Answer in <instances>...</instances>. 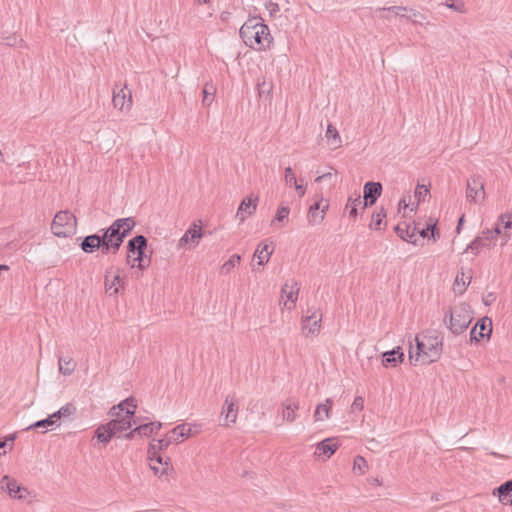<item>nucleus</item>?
Segmentation results:
<instances>
[{
    "label": "nucleus",
    "instance_id": "1",
    "mask_svg": "<svg viewBox=\"0 0 512 512\" xmlns=\"http://www.w3.org/2000/svg\"><path fill=\"white\" fill-rule=\"evenodd\" d=\"M135 226L133 217L118 218L109 227L95 234L78 237L77 241L84 253L91 254L100 250L103 255L116 254Z\"/></svg>",
    "mask_w": 512,
    "mask_h": 512
},
{
    "label": "nucleus",
    "instance_id": "2",
    "mask_svg": "<svg viewBox=\"0 0 512 512\" xmlns=\"http://www.w3.org/2000/svg\"><path fill=\"white\" fill-rule=\"evenodd\" d=\"M416 347L410 346L409 360L415 365L416 362L428 364L437 361L442 353L443 337L438 335L416 336Z\"/></svg>",
    "mask_w": 512,
    "mask_h": 512
},
{
    "label": "nucleus",
    "instance_id": "3",
    "mask_svg": "<svg viewBox=\"0 0 512 512\" xmlns=\"http://www.w3.org/2000/svg\"><path fill=\"white\" fill-rule=\"evenodd\" d=\"M449 316V330L455 334L460 335L470 325L472 321V316L470 315L469 307L465 304L455 307L453 310H449L444 317V322H446L447 317Z\"/></svg>",
    "mask_w": 512,
    "mask_h": 512
},
{
    "label": "nucleus",
    "instance_id": "4",
    "mask_svg": "<svg viewBox=\"0 0 512 512\" xmlns=\"http://www.w3.org/2000/svg\"><path fill=\"white\" fill-rule=\"evenodd\" d=\"M76 217L69 211H59L51 224V230L57 237H68L76 231Z\"/></svg>",
    "mask_w": 512,
    "mask_h": 512
},
{
    "label": "nucleus",
    "instance_id": "5",
    "mask_svg": "<svg viewBox=\"0 0 512 512\" xmlns=\"http://www.w3.org/2000/svg\"><path fill=\"white\" fill-rule=\"evenodd\" d=\"M76 412V407L72 403H67L62 406L58 411L49 415L47 418L34 422L29 425L26 430L38 429V428H49L58 426V421L61 418H66L73 415Z\"/></svg>",
    "mask_w": 512,
    "mask_h": 512
},
{
    "label": "nucleus",
    "instance_id": "6",
    "mask_svg": "<svg viewBox=\"0 0 512 512\" xmlns=\"http://www.w3.org/2000/svg\"><path fill=\"white\" fill-rule=\"evenodd\" d=\"M485 181L481 175H472L466 183V199L471 203H477L485 199Z\"/></svg>",
    "mask_w": 512,
    "mask_h": 512
},
{
    "label": "nucleus",
    "instance_id": "7",
    "mask_svg": "<svg viewBox=\"0 0 512 512\" xmlns=\"http://www.w3.org/2000/svg\"><path fill=\"white\" fill-rule=\"evenodd\" d=\"M160 451L161 450L158 449L155 444V440H153V442L149 444L147 454L148 459L151 462L150 468L154 471L155 474L163 475L167 474L169 469V458L164 461Z\"/></svg>",
    "mask_w": 512,
    "mask_h": 512
},
{
    "label": "nucleus",
    "instance_id": "8",
    "mask_svg": "<svg viewBox=\"0 0 512 512\" xmlns=\"http://www.w3.org/2000/svg\"><path fill=\"white\" fill-rule=\"evenodd\" d=\"M1 489L7 491L8 495L14 499H25L29 495L26 487L20 485L14 478L4 475L1 479Z\"/></svg>",
    "mask_w": 512,
    "mask_h": 512
},
{
    "label": "nucleus",
    "instance_id": "9",
    "mask_svg": "<svg viewBox=\"0 0 512 512\" xmlns=\"http://www.w3.org/2000/svg\"><path fill=\"white\" fill-rule=\"evenodd\" d=\"M259 33H256L254 35V38L252 40V49L264 51L268 48H270V44L272 43V36L270 34V30L266 24L263 23L262 19L259 18Z\"/></svg>",
    "mask_w": 512,
    "mask_h": 512
},
{
    "label": "nucleus",
    "instance_id": "10",
    "mask_svg": "<svg viewBox=\"0 0 512 512\" xmlns=\"http://www.w3.org/2000/svg\"><path fill=\"white\" fill-rule=\"evenodd\" d=\"M492 332V322L489 318L484 317L477 321L470 331V341L478 343L481 339L489 338Z\"/></svg>",
    "mask_w": 512,
    "mask_h": 512
},
{
    "label": "nucleus",
    "instance_id": "11",
    "mask_svg": "<svg viewBox=\"0 0 512 512\" xmlns=\"http://www.w3.org/2000/svg\"><path fill=\"white\" fill-rule=\"evenodd\" d=\"M382 193V184L380 182L369 181L363 187L364 203L362 209L372 206L376 203Z\"/></svg>",
    "mask_w": 512,
    "mask_h": 512
},
{
    "label": "nucleus",
    "instance_id": "12",
    "mask_svg": "<svg viewBox=\"0 0 512 512\" xmlns=\"http://www.w3.org/2000/svg\"><path fill=\"white\" fill-rule=\"evenodd\" d=\"M133 416H134L133 409L128 408L125 415L115 416L114 419L109 421L107 423L108 428H111L113 430V432L115 433V435H117L118 433L124 432L131 428V426H132L131 418Z\"/></svg>",
    "mask_w": 512,
    "mask_h": 512
},
{
    "label": "nucleus",
    "instance_id": "13",
    "mask_svg": "<svg viewBox=\"0 0 512 512\" xmlns=\"http://www.w3.org/2000/svg\"><path fill=\"white\" fill-rule=\"evenodd\" d=\"M259 18H249L240 28L239 34L243 42L248 47H253L252 40L256 33H259Z\"/></svg>",
    "mask_w": 512,
    "mask_h": 512
},
{
    "label": "nucleus",
    "instance_id": "14",
    "mask_svg": "<svg viewBox=\"0 0 512 512\" xmlns=\"http://www.w3.org/2000/svg\"><path fill=\"white\" fill-rule=\"evenodd\" d=\"M299 290L300 286L295 280H292L291 282L287 281L282 286V297H286L284 305L287 307V309L291 310L295 307Z\"/></svg>",
    "mask_w": 512,
    "mask_h": 512
},
{
    "label": "nucleus",
    "instance_id": "15",
    "mask_svg": "<svg viewBox=\"0 0 512 512\" xmlns=\"http://www.w3.org/2000/svg\"><path fill=\"white\" fill-rule=\"evenodd\" d=\"M201 227H198L195 223L183 234L178 241V248H183L188 244L195 247L202 237Z\"/></svg>",
    "mask_w": 512,
    "mask_h": 512
},
{
    "label": "nucleus",
    "instance_id": "16",
    "mask_svg": "<svg viewBox=\"0 0 512 512\" xmlns=\"http://www.w3.org/2000/svg\"><path fill=\"white\" fill-rule=\"evenodd\" d=\"M113 105L116 109H119L121 111L130 109L132 105V95L131 91H126V86L121 88L118 92L115 90L113 91V97H112Z\"/></svg>",
    "mask_w": 512,
    "mask_h": 512
},
{
    "label": "nucleus",
    "instance_id": "17",
    "mask_svg": "<svg viewBox=\"0 0 512 512\" xmlns=\"http://www.w3.org/2000/svg\"><path fill=\"white\" fill-rule=\"evenodd\" d=\"M147 238L144 235H136L127 243V263L130 265L133 257L141 249H147Z\"/></svg>",
    "mask_w": 512,
    "mask_h": 512
},
{
    "label": "nucleus",
    "instance_id": "18",
    "mask_svg": "<svg viewBox=\"0 0 512 512\" xmlns=\"http://www.w3.org/2000/svg\"><path fill=\"white\" fill-rule=\"evenodd\" d=\"M258 197H253L252 195L243 199L236 213V217L240 220V222H244L246 216L252 215L257 208Z\"/></svg>",
    "mask_w": 512,
    "mask_h": 512
},
{
    "label": "nucleus",
    "instance_id": "19",
    "mask_svg": "<svg viewBox=\"0 0 512 512\" xmlns=\"http://www.w3.org/2000/svg\"><path fill=\"white\" fill-rule=\"evenodd\" d=\"M322 315L319 311L314 310L311 315H307L302 319V330L308 334L318 333L321 328Z\"/></svg>",
    "mask_w": 512,
    "mask_h": 512
},
{
    "label": "nucleus",
    "instance_id": "20",
    "mask_svg": "<svg viewBox=\"0 0 512 512\" xmlns=\"http://www.w3.org/2000/svg\"><path fill=\"white\" fill-rule=\"evenodd\" d=\"M223 412H225V419L229 423H235L238 415V400L233 395H228L224 402Z\"/></svg>",
    "mask_w": 512,
    "mask_h": 512
},
{
    "label": "nucleus",
    "instance_id": "21",
    "mask_svg": "<svg viewBox=\"0 0 512 512\" xmlns=\"http://www.w3.org/2000/svg\"><path fill=\"white\" fill-rule=\"evenodd\" d=\"M493 494L498 496L502 504L512 505V479L505 481L495 488Z\"/></svg>",
    "mask_w": 512,
    "mask_h": 512
},
{
    "label": "nucleus",
    "instance_id": "22",
    "mask_svg": "<svg viewBox=\"0 0 512 512\" xmlns=\"http://www.w3.org/2000/svg\"><path fill=\"white\" fill-rule=\"evenodd\" d=\"M329 205L326 204L323 207H321V201L315 202L313 205L310 206L308 211V218L309 223L311 225L319 224L323 221L326 210L328 209Z\"/></svg>",
    "mask_w": 512,
    "mask_h": 512
},
{
    "label": "nucleus",
    "instance_id": "23",
    "mask_svg": "<svg viewBox=\"0 0 512 512\" xmlns=\"http://www.w3.org/2000/svg\"><path fill=\"white\" fill-rule=\"evenodd\" d=\"M337 448L338 444L336 440L334 438H327L317 444L315 454L330 458L336 452Z\"/></svg>",
    "mask_w": 512,
    "mask_h": 512
},
{
    "label": "nucleus",
    "instance_id": "24",
    "mask_svg": "<svg viewBox=\"0 0 512 512\" xmlns=\"http://www.w3.org/2000/svg\"><path fill=\"white\" fill-rule=\"evenodd\" d=\"M404 359V354L401 352L400 347H396L391 351H386L382 354V364L385 367L396 366Z\"/></svg>",
    "mask_w": 512,
    "mask_h": 512
},
{
    "label": "nucleus",
    "instance_id": "25",
    "mask_svg": "<svg viewBox=\"0 0 512 512\" xmlns=\"http://www.w3.org/2000/svg\"><path fill=\"white\" fill-rule=\"evenodd\" d=\"M397 235L404 241L416 244L417 238H416V227L411 228L409 225L405 224V227L403 228L401 224H398L394 228Z\"/></svg>",
    "mask_w": 512,
    "mask_h": 512
},
{
    "label": "nucleus",
    "instance_id": "26",
    "mask_svg": "<svg viewBox=\"0 0 512 512\" xmlns=\"http://www.w3.org/2000/svg\"><path fill=\"white\" fill-rule=\"evenodd\" d=\"M272 253L273 249H270L267 243H260L255 250L254 256L257 257L259 265H264L269 261Z\"/></svg>",
    "mask_w": 512,
    "mask_h": 512
},
{
    "label": "nucleus",
    "instance_id": "27",
    "mask_svg": "<svg viewBox=\"0 0 512 512\" xmlns=\"http://www.w3.org/2000/svg\"><path fill=\"white\" fill-rule=\"evenodd\" d=\"M332 408L331 399H326L325 403H320L317 405L316 410L314 412L315 421H323L329 418V414Z\"/></svg>",
    "mask_w": 512,
    "mask_h": 512
},
{
    "label": "nucleus",
    "instance_id": "28",
    "mask_svg": "<svg viewBox=\"0 0 512 512\" xmlns=\"http://www.w3.org/2000/svg\"><path fill=\"white\" fill-rule=\"evenodd\" d=\"M146 249H141L132 259L130 266L132 268L137 267L140 270H144L150 265L151 259L145 254Z\"/></svg>",
    "mask_w": 512,
    "mask_h": 512
},
{
    "label": "nucleus",
    "instance_id": "29",
    "mask_svg": "<svg viewBox=\"0 0 512 512\" xmlns=\"http://www.w3.org/2000/svg\"><path fill=\"white\" fill-rule=\"evenodd\" d=\"M58 365L60 373L65 376L71 375L76 368V362L70 357H59Z\"/></svg>",
    "mask_w": 512,
    "mask_h": 512
},
{
    "label": "nucleus",
    "instance_id": "30",
    "mask_svg": "<svg viewBox=\"0 0 512 512\" xmlns=\"http://www.w3.org/2000/svg\"><path fill=\"white\" fill-rule=\"evenodd\" d=\"M95 435L98 439L99 442L101 443H109L110 440L116 436L115 433L113 432V430L111 428H108V425L107 423L106 424H102L100 425L96 430H95Z\"/></svg>",
    "mask_w": 512,
    "mask_h": 512
},
{
    "label": "nucleus",
    "instance_id": "31",
    "mask_svg": "<svg viewBox=\"0 0 512 512\" xmlns=\"http://www.w3.org/2000/svg\"><path fill=\"white\" fill-rule=\"evenodd\" d=\"M326 138L328 140V144L332 146L333 149H336L341 146V137L337 129L332 124H329L327 126Z\"/></svg>",
    "mask_w": 512,
    "mask_h": 512
},
{
    "label": "nucleus",
    "instance_id": "32",
    "mask_svg": "<svg viewBox=\"0 0 512 512\" xmlns=\"http://www.w3.org/2000/svg\"><path fill=\"white\" fill-rule=\"evenodd\" d=\"M364 201H362L360 194H355V197L350 196L348 198L346 209L349 208V216L352 218H356L358 214V207L363 206Z\"/></svg>",
    "mask_w": 512,
    "mask_h": 512
},
{
    "label": "nucleus",
    "instance_id": "33",
    "mask_svg": "<svg viewBox=\"0 0 512 512\" xmlns=\"http://www.w3.org/2000/svg\"><path fill=\"white\" fill-rule=\"evenodd\" d=\"M123 285V279L120 275L113 276L112 280H109L108 275L105 277V287L106 291L112 294H117L119 292V288Z\"/></svg>",
    "mask_w": 512,
    "mask_h": 512
},
{
    "label": "nucleus",
    "instance_id": "34",
    "mask_svg": "<svg viewBox=\"0 0 512 512\" xmlns=\"http://www.w3.org/2000/svg\"><path fill=\"white\" fill-rule=\"evenodd\" d=\"M299 409L296 402L287 401L283 404V419L288 422H293L296 418L295 411Z\"/></svg>",
    "mask_w": 512,
    "mask_h": 512
},
{
    "label": "nucleus",
    "instance_id": "35",
    "mask_svg": "<svg viewBox=\"0 0 512 512\" xmlns=\"http://www.w3.org/2000/svg\"><path fill=\"white\" fill-rule=\"evenodd\" d=\"M128 403H131V409H133V411L135 412L136 410V401L133 397H129L125 400H123L122 402H120L118 405L116 406H113L111 409H110V412L109 414L111 416H118L120 415V412H123L124 410L126 411V405H128Z\"/></svg>",
    "mask_w": 512,
    "mask_h": 512
},
{
    "label": "nucleus",
    "instance_id": "36",
    "mask_svg": "<svg viewBox=\"0 0 512 512\" xmlns=\"http://www.w3.org/2000/svg\"><path fill=\"white\" fill-rule=\"evenodd\" d=\"M191 429L186 428L184 424L177 425L174 427L169 435L172 436L174 442L181 441L183 438L188 437L190 435Z\"/></svg>",
    "mask_w": 512,
    "mask_h": 512
},
{
    "label": "nucleus",
    "instance_id": "37",
    "mask_svg": "<svg viewBox=\"0 0 512 512\" xmlns=\"http://www.w3.org/2000/svg\"><path fill=\"white\" fill-rule=\"evenodd\" d=\"M409 14L401 15V18H406L408 20H411L414 24H420L423 25L424 21L426 20V16L414 9L408 8L407 11Z\"/></svg>",
    "mask_w": 512,
    "mask_h": 512
},
{
    "label": "nucleus",
    "instance_id": "38",
    "mask_svg": "<svg viewBox=\"0 0 512 512\" xmlns=\"http://www.w3.org/2000/svg\"><path fill=\"white\" fill-rule=\"evenodd\" d=\"M241 257L238 254H233L224 264L221 266V273H229L237 264L240 263Z\"/></svg>",
    "mask_w": 512,
    "mask_h": 512
},
{
    "label": "nucleus",
    "instance_id": "39",
    "mask_svg": "<svg viewBox=\"0 0 512 512\" xmlns=\"http://www.w3.org/2000/svg\"><path fill=\"white\" fill-rule=\"evenodd\" d=\"M418 233L422 238H432L434 240L439 238V232L436 228L435 223L431 224V225H427L426 228L419 230Z\"/></svg>",
    "mask_w": 512,
    "mask_h": 512
},
{
    "label": "nucleus",
    "instance_id": "40",
    "mask_svg": "<svg viewBox=\"0 0 512 512\" xmlns=\"http://www.w3.org/2000/svg\"><path fill=\"white\" fill-rule=\"evenodd\" d=\"M1 39L2 43L9 47L22 46L24 43L23 39L19 38L16 34L2 35Z\"/></svg>",
    "mask_w": 512,
    "mask_h": 512
},
{
    "label": "nucleus",
    "instance_id": "41",
    "mask_svg": "<svg viewBox=\"0 0 512 512\" xmlns=\"http://www.w3.org/2000/svg\"><path fill=\"white\" fill-rule=\"evenodd\" d=\"M384 218H386V211L384 208H380L378 211L373 213L370 227L373 229H379Z\"/></svg>",
    "mask_w": 512,
    "mask_h": 512
},
{
    "label": "nucleus",
    "instance_id": "42",
    "mask_svg": "<svg viewBox=\"0 0 512 512\" xmlns=\"http://www.w3.org/2000/svg\"><path fill=\"white\" fill-rule=\"evenodd\" d=\"M488 246L486 242L483 241V237H476L470 244L467 246L465 251L470 250L475 255H477L481 248Z\"/></svg>",
    "mask_w": 512,
    "mask_h": 512
},
{
    "label": "nucleus",
    "instance_id": "43",
    "mask_svg": "<svg viewBox=\"0 0 512 512\" xmlns=\"http://www.w3.org/2000/svg\"><path fill=\"white\" fill-rule=\"evenodd\" d=\"M214 93H215V89L212 85L211 86L205 85V87L203 89L204 97L202 100L204 105L209 106L213 102Z\"/></svg>",
    "mask_w": 512,
    "mask_h": 512
},
{
    "label": "nucleus",
    "instance_id": "44",
    "mask_svg": "<svg viewBox=\"0 0 512 512\" xmlns=\"http://www.w3.org/2000/svg\"><path fill=\"white\" fill-rule=\"evenodd\" d=\"M152 423L140 424L136 427L137 435L140 437H149L153 433Z\"/></svg>",
    "mask_w": 512,
    "mask_h": 512
},
{
    "label": "nucleus",
    "instance_id": "45",
    "mask_svg": "<svg viewBox=\"0 0 512 512\" xmlns=\"http://www.w3.org/2000/svg\"><path fill=\"white\" fill-rule=\"evenodd\" d=\"M290 213V209L287 206H281L277 209L276 215L272 221L274 223L275 221L282 222L283 220L287 219Z\"/></svg>",
    "mask_w": 512,
    "mask_h": 512
},
{
    "label": "nucleus",
    "instance_id": "46",
    "mask_svg": "<svg viewBox=\"0 0 512 512\" xmlns=\"http://www.w3.org/2000/svg\"><path fill=\"white\" fill-rule=\"evenodd\" d=\"M379 11H381V12L382 11L392 12L396 16L401 17V15H406L405 13H401V12H407L408 11V7H404V6L383 7V8H380Z\"/></svg>",
    "mask_w": 512,
    "mask_h": 512
},
{
    "label": "nucleus",
    "instance_id": "47",
    "mask_svg": "<svg viewBox=\"0 0 512 512\" xmlns=\"http://www.w3.org/2000/svg\"><path fill=\"white\" fill-rule=\"evenodd\" d=\"M155 442H156L155 444H156L157 448L162 451V450L167 449L174 441L172 439V436H170L168 434L162 439H159L157 441L155 440Z\"/></svg>",
    "mask_w": 512,
    "mask_h": 512
},
{
    "label": "nucleus",
    "instance_id": "48",
    "mask_svg": "<svg viewBox=\"0 0 512 512\" xmlns=\"http://www.w3.org/2000/svg\"><path fill=\"white\" fill-rule=\"evenodd\" d=\"M498 222L503 225L504 230L512 227V216L509 213H503L498 217Z\"/></svg>",
    "mask_w": 512,
    "mask_h": 512
},
{
    "label": "nucleus",
    "instance_id": "49",
    "mask_svg": "<svg viewBox=\"0 0 512 512\" xmlns=\"http://www.w3.org/2000/svg\"><path fill=\"white\" fill-rule=\"evenodd\" d=\"M429 194V189L425 185L418 184L415 189V197L418 199V201H423L425 196Z\"/></svg>",
    "mask_w": 512,
    "mask_h": 512
},
{
    "label": "nucleus",
    "instance_id": "50",
    "mask_svg": "<svg viewBox=\"0 0 512 512\" xmlns=\"http://www.w3.org/2000/svg\"><path fill=\"white\" fill-rule=\"evenodd\" d=\"M367 466V462L364 457L356 456L354 459V469H359L363 473V468Z\"/></svg>",
    "mask_w": 512,
    "mask_h": 512
},
{
    "label": "nucleus",
    "instance_id": "51",
    "mask_svg": "<svg viewBox=\"0 0 512 512\" xmlns=\"http://www.w3.org/2000/svg\"><path fill=\"white\" fill-rule=\"evenodd\" d=\"M285 181H286V183L296 184L297 180H296V177H295L291 167H287L285 169Z\"/></svg>",
    "mask_w": 512,
    "mask_h": 512
},
{
    "label": "nucleus",
    "instance_id": "52",
    "mask_svg": "<svg viewBox=\"0 0 512 512\" xmlns=\"http://www.w3.org/2000/svg\"><path fill=\"white\" fill-rule=\"evenodd\" d=\"M15 438H16V435L11 434L8 437L4 438L3 440L0 439V449L5 448L8 443H10V449H12Z\"/></svg>",
    "mask_w": 512,
    "mask_h": 512
},
{
    "label": "nucleus",
    "instance_id": "53",
    "mask_svg": "<svg viewBox=\"0 0 512 512\" xmlns=\"http://www.w3.org/2000/svg\"><path fill=\"white\" fill-rule=\"evenodd\" d=\"M363 406H364V400H363V398H362L361 396H357V397L354 399V401H353V403H352V406H351V407H352V410H353V411H356V410L360 411V410H362V409H363Z\"/></svg>",
    "mask_w": 512,
    "mask_h": 512
},
{
    "label": "nucleus",
    "instance_id": "54",
    "mask_svg": "<svg viewBox=\"0 0 512 512\" xmlns=\"http://www.w3.org/2000/svg\"><path fill=\"white\" fill-rule=\"evenodd\" d=\"M266 8L269 10L271 16H274L276 13L280 11L279 5L274 2H269L266 5Z\"/></svg>",
    "mask_w": 512,
    "mask_h": 512
},
{
    "label": "nucleus",
    "instance_id": "55",
    "mask_svg": "<svg viewBox=\"0 0 512 512\" xmlns=\"http://www.w3.org/2000/svg\"><path fill=\"white\" fill-rule=\"evenodd\" d=\"M479 237H483L484 242L494 239V237L491 233V229H488V228L483 230Z\"/></svg>",
    "mask_w": 512,
    "mask_h": 512
},
{
    "label": "nucleus",
    "instance_id": "56",
    "mask_svg": "<svg viewBox=\"0 0 512 512\" xmlns=\"http://www.w3.org/2000/svg\"><path fill=\"white\" fill-rule=\"evenodd\" d=\"M447 7L451 8V9H454L458 12H463L464 11V4L462 2L458 3V4H454V3H447Z\"/></svg>",
    "mask_w": 512,
    "mask_h": 512
},
{
    "label": "nucleus",
    "instance_id": "57",
    "mask_svg": "<svg viewBox=\"0 0 512 512\" xmlns=\"http://www.w3.org/2000/svg\"><path fill=\"white\" fill-rule=\"evenodd\" d=\"M137 435L136 427L124 435L126 440H132Z\"/></svg>",
    "mask_w": 512,
    "mask_h": 512
},
{
    "label": "nucleus",
    "instance_id": "58",
    "mask_svg": "<svg viewBox=\"0 0 512 512\" xmlns=\"http://www.w3.org/2000/svg\"><path fill=\"white\" fill-rule=\"evenodd\" d=\"M491 233L494 237V239L501 234V229H500V222L497 221V224L495 226L494 229H491Z\"/></svg>",
    "mask_w": 512,
    "mask_h": 512
},
{
    "label": "nucleus",
    "instance_id": "59",
    "mask_svg": "<svg viewBox=\"0 0 512 512\" xmlns=\"http://www.w3.org/2000/svg\"><path fill=\"white\" fill-rule=\"evenodd\" d=\"M495 300V296L493 293H489L484 299L485 305H490Z\"/></svg>",
    "mask_w": 512,
    "mask_h": 512
},
{
    "label": "nucleus",
    "instance_id": "60",
    "mask_svg": "<svg viewBox=\"0 0 512 512\" xmlns=\"http://www.w3.org/2000/svg\"><path fill=\"white\" fill-rule=\"evenodd\" d=\"M265 82L262 83V85L258 84V93H259V96H262V94H264L266 92V89H265ZM270 91V87H268L267 89V92Z\"/></svg>",
    "mask_w": 512,
    "mask_h": 512
},
{
    "label": "nucleus",
    "instance_id": "61",
    "mask_svg": "<svg viewBox=\"0 0 512 512\" xmlns=\"http://www.w3.org/2000/svg\"><path fill=\"white\" fill-rule=\"evenodd\" d=\"M295 185L296 191L299 193L300 196H303L305 194V188L303 185H299L297 182Z\"/></svg>",
    "mask_w": 512,
    "mask_h": 512
},
{
    "label": "nucleus",
    "instance_id": "62",
    "mask_svg": "<svg viewBox=\"0 0 512 512\" xmlns=\"http://www.w3.org/2000/svg\"><path fill=\"white\" fill-rule=\"evenodd\" d=\"M151 423H152L151 427L153 428V433L158 432L162 428L161 422H151Z\"/></svg>",
    "mask_w": 512,
    "mask_h": 512
},
{
    "label": "nucleus",
    "instance_id": "63",
    "mask_svg": "<svg viewBox=\"0 0 512 512\" xmlns=\"http://www.w3.org/2000/svg\"><path fill=\"white\" fill-rule=\"evenodd\" d=\"M331 176H332V174H331L330 172H328V173H324V174H322V175L318 176V177L315 179V181H316V182H320V181H322V180H324V179L330 178Z\"/></svg>",
    "mask_w": 512,
    "mask_h": 512
},
{
    "label": "nucleus",
    "instance_id": "64",
    "mask_svg": "<svg viewBox=\"0 0 512 512\" xmlns=\"http://www.w3.org/2000/svg\"><path fill=\"white\" fill-rule=\"evenodd\" d=\"M463 222H464V215H462L458 220L457 227H456V233H458V234L460 233Z\"/></svg>",
    "mask_w": 512,
    "mask_h": 512
}]
</instances>
